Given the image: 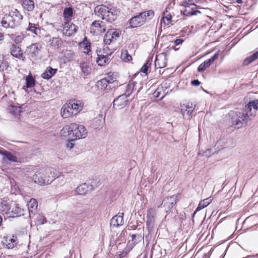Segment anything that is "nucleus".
I'll use <instances>...</instances> for the list:
<instances>
[{"label":"nucleus","mask_w":258,"mask_h":258,"mask_svg":"<svg viewBox=\"0 0 258 258\" xmlns=\"http://www.w3.org/2000/svg\"><path fill=\"white\" fill-rule=\"evenodd\" d=\"M111 52L109 55L111 54ZM109 54L107 53L106 54H98V58L97 62L100 66H103L106 63V61L108 60V55Z\"/></svg>","instance_id":"c9c22d12"},{"label":"nucleus","mask_w":258,"mask_h":258,"mask_svg":"<svg viewBox=\"0 0 258 258\" xmlns=\"http://www.w3.org/2000/svg\"><path fill=\"white\" fill-rule=\"evenodd\" d=\"M108 78H107L108 80H110L111 79H113V80L114 81V78L113 77H112L111 76H108Z\"/></svg>","instance_id":"e2e57ef3"},{"label":"nucleus","mask_w":258,"mask_h":258,"mask_svg":"<svg viewBox=\"0 0 258 258\" xmlns=\"http://www.w3.org/2000/svg\"><path fill=\"white\" fill-rule=\"evenodd\" d=\"M154 16V12L151 10L140 13L130 20V27L134 28L141 26L151 20Z\"/></svg>","instance_id":"7ed1b4c3"},{"label":"nucleus","mask_w":258,"mask_h":258,"mask_svg":"<svg viewBox=\"0 0 258 258\" xmlns=\"http://www.w3.org/2000/svg\"><path fill=\"white\" fill-rule=\"evenodd\" d=\"M118 11L113 8H108L104 19L109 22H112L116 19Z\"/></svg>","instance_id":"dca6fc26"},{"label":"nucleus","mask_w":258,"mask_h":258,"mask_svg":"<svg viewBox=\"0 0 258 258\" xmlns=\"http://www.w3.org/2000/svg\"><path fill=\"white\" fill-rule=\"evenodd\" d=\"M236 2L238 4H242L243 1L242 0H236Z\"/></svg>","instance_id":"680f3d73"},{"label":"nucleus","mask_w":258,"mask_h":258,"mask_svg":"<svg viewBox=\"0 0 258 258\" xmlns=\"http://www.w3.org/2000/svg\"><path fill=\"white\" fill-rule=\"evenodd\" d=\"M9 111L10 112L18 118L22 112L21 107L19 106L11 105L9 107Z\"/></svg>","instance_id":"c756f323"},{"label":"nucleus","mask_w":258,"mask_h":258,"mask_svg":"<svg viewBox=\"0 0 258 258\" xmlns=\"http://www.w3.org/2000/svg\"><path fill=\"white\" fill-rule=\"evenodd\" d=\"M258 58V51L255 52L251 56L246 58L243 61V64L247 66L251 62L254 61Z\"/></svg>","instance_id":"e433bc0d"},{"label":"nucleus","mask_w":258,"mask_h":258,"mask_svg":"<svg viewBox=\"0 0 258 258\" xmlns=\"http://www.w3.org/2000/svg\"><path fill=\"white\" fill-rule=\"evenodd\" d=\"M210 202H211V200L208 198L204 200L203 201L200 202L196 210V212H197L198 211H200V210L204 209V208L207 207L208 205H209L210 204Z\"/></svg>","instance_id":"a19ab883"},{"label":"nucleus","mask_w":258,"mask_h":258,"mask_svg":"<svg viewBox=\"0 0 258 258\" xmlns=\"http://www.w3.org/2000/svg\"><path fill=\"white\" fill-rule=\"evenodd\" d=\"M0 154L3 156V163H7V161H9L12 162H17L18 161V158L7 150L0 149Z\"/></svg>","instance_id":"9b49d317"},{"label":"nucleus","mask_w":258,"mask_h":258,"mask_svg":"<svg viewBox=\"0 0 258 258\" xmlns=\"http://www.w3.org/2000/svg\"><path fill=\"white\" fill-rule=\"evenodd\" d=\"M171 16L164 17H163L164 22L166 25H168L170 23V21L171 20Z\"/></svg>","instance_id":"6e6d98bb"},{"label":"nucleus","mask_w":258,"mask_h":258,"mask_svg":"<svg viewBox=\"0 0 258 258\" xmlns=\"http://www.w3.org/2000/svg\"><path fill=\"white\" fill-rule=\"evenodd\" d=\"M8 16L11 22V28H14L15 26L19 25L23 19V16L17 10H15L14 12H10Z\"/></svg>","instance_id":"6e6552de"},{"label":"nucleus","mask_w":258,"mask_h":258,"mask_svg":"<svg viewBox=\"0 0 258 258\" xmlns=\"http://www.w3.org/2000/svg\"><path fill=\"white\" fill-rule=\"evenodd\" d=\"M80 67L84 76H87L90 74L91 67L89 62L84 60L81 61Z\"/></svg>","instance_id":"aec40b11"},{"label":"nucleus","mask_w":258,"mask_h":258,"mask_svg":"<svg viewBox=\"0 0 258 258\" xmlns=\"http://www.w3.org/2000/svg\"><path fill=\"white\" fill-rule=\"evenodd\" d=\"M156 66H158L159 68H163L167 65L166 53L163 52L158 55L155 61Z\"/></svg>","instance_id":"2eb2a0df"},{"label":"nucleus","mask_w":258,"mask_h":258,"mask_svg":"<svg viewBox=\"0 0 258 258\" xmlns=\"http://www.w3.org/2000/svg\"><path fill=\"white\" fill-rule=\"evenodd\" d=\"M13 237H14L13 236ZM5 240V243L9 249L13 248L15 246H16L18 243L16 237H15V238L11 237H9V238H7Z\"/></svg>","instance_id":"473e14b6"},{"label":"nucleus","mask_w":258,"mask_h":258,"mask_svg":"<svg viewBox=\"0 0 258 258\" xmlns=\"http://www.w3.org/2000/svg\"><path fill=\"white\" fill-rule=\"evenodd\" d=\"M91 30L95 33H104L106 31L104 23L102 21H95L91 25Z\"/></svg>","instance_id":"f3484780"},{"label":"nucleus","mask_w":258,"mask_h":258,"mask_svg":"<svg viewBox=\"0 0 258 258\" xmlns=\"http://www.w3.org/2000/svg\"><path fill=\"white\" fill-rule=\"evenodd\" d=\"M199 0H184L183 3L186 5H190L192 6H195L196 5L194 3L197 2Z\"/></svg>","instance_id":"864d4df0"},{"label":"nucleus","mask_w":258,"mask_h":258,"mask_svg":"<svg viewBox=\"0 0 258 258\" xmlns=\"http://www.w3.org/2000/svg\"><path fill=\"white\" fill-rule=\"evenodd\" d=\"M27 206L29 214H30V213H35L36 211L38 206V203L35 199H31L28 203Z\"/></svg>","instance_id":"2f4dec72"},{"label":"nucleus","mask_w":258,"mask_h":258,"mask_svg":"<svg viewBox=\"0 0 258 258\" xmlns=\"http://www.w3.org/2000/svg\"><path fill=\"white\" fill-rule=\"evenodd\" d=\"M61 38L58 37H53L49 41V45L54 48H59L62 44Z\"/></svg>","instance_id":"7c9ffc66"},{"label":"nucleus","mask_w":258,"mask_h":258,"mask_svg":"<svg viewBox=\"0 0 258 258\" xmlns=\"http://www.w3.org/2000/svg\"><path fill=\"white\" fill-rule=\"evenodd\" d=\"M22 6L24 9L32 11L34 8V2L33 0H23Z\"/></svg>","instance_id":"cd10ccee"},{"label":"nucleus","mask_w":258,"mask_h":258,"mask_svg":"<svg viewBox=\"0 0 258 258\" xmlns=\"http://www.w3.org/2000/svg\"><path fill=\"white\" fill-rule=\"evenodd\" d=\"M58 172L52 168H42L37 171L33 176V179L35 183L40 185L49 184L58 177Z\"/></svg>","instance_id":"f03ea898"},{"label":"nucleus","mask_w":258,"mask_h":258,"mask_svg":"<svg viewBox=\"0 0 258 258\" xmlns=\"http://www.w3.org/2000/svg\"><path fill=\"white\" fill-rule=\"evenodd\" d=\"M26 87L32 88L35 85V80L31 76H28L26 78Z\"/></svg>","instance_id":"49530a36"},{"label":"nucleus","mask_w":258,"mask_h":258,"mask_svg":"<svg viewBox=\"0 0 258 258\" xmlns=\"http://www.w3.org/2000/svg\"><path fill=\"white\" fill-rule=\"evenodd\" d=\"M9 67L7 61H3L0 63V68L2 71L6 70Z\"/></svg>","instance_id":"3c124183"},{"label":"nucleus","mask_w":258,"mask_h":258,"mask_svg":"<svg viewBox=\"0 0 258 258\" xmlns=\"http://www.w3.org/2000/svg\"><path fill=\"white\" fill-rule=\"evenodd\" d=\"M24 38V36L23 35H18L15 38L14 40L16 43H18L21 42L23 40Z\"/></svg>","instance_id":"603ef678"},{"label":"nucleus","mask_w":258,"mask_h":258,"mask_svg":"<svg viewBox=\"0 0 258 258\" xmlns=\"http://www.w3.org/2000/svg\"><path fill=\"white\" fill-rule=\"evenodd\" d=\"M27 30L32 32L36 35H38L40 32L39 27H37L35 24L30 23L29 24V27L27 28Z\"/></svg>","instance_id":"58836bf2"},{"label":"nucleus","mask_w":258,"mask_h":258,"mask_svg":"<svg viewBox=\"0 0 258 258\" xmlns=\"http://www.w3.org/2000/svg\"><path fill=\"white\" fill-rule=\"evenodd\" d=\"M61 114L62 117L64 118L76 115L75 111L71 108V105H70L69 103L62 106Z\"/></svg>","instance_id":"a211bd4d"},{"label":"nucleus","mask_w":258,"mask_h":258,"mask_svg":"<svg viewBox=\"0 0 258 258\" xmlns=\"http://www.w3.org/2000/svg\"><path fill=\"white\" fill-rule=\"evenodd\" d=\"M78 27L70 22L64 23L62 27V33L66 36H71L76 34Z\"/></svg>","instance_id":"1a4fd4ad"},{"label":"nucleus","mask_w":258,"mask_h":258,"mask_svg":"<svg viewBox=\"0 0 258 258\" xmlns=\"http://www.w3.org/2000/svg\"><path fill=\"white\" fill-rule=\"evenodd\" d=\"M151 64L152 59H149L141 68V72L145 74L146 76L147 75L148 69L150 68Z\"/></svg>","instance_id":"37998d69"},{"label":"nucleus","mask_w":258,"mask_h":258,"mask_svg":"<svg viewBox=\"0 0 258 258\" xmlns=\"http://www.w3.org/2000/svg\"><path fill=\"white\" fill-rule=\"evenodd\" d=\"M89 189H90V187L89 186V185L87 184L86 183H84L78 186L76 188V191L78 194L84 195Z\"/></svg>","instance_id":"72a5a7b5"},{"label":"nucleus","mask_w":258,"mask_h":258,"mask_svg":"<svg viewBox=\"0 0 258 258\" xmlns=\"http://www.w3.org/2000/svg\"><path fill=\"white\" fill-rule=\"evenodd\" d=\"M10 217H17L23 215V210L17 205H14L12 208V209L10 212Z\"/></svg>","instance_id":"a878e982"},{"label":"nucleus","mask_w":258,"mask_h":258,"mask_svg":"<svg viewBox=\"0 0 258 258\" xmlns=\"http://www.w3.org/2000/svg\"><path fill=\"white\" fill-rule=\"evenodd\" d=\"M131 236L132 238V241L134 243V244L135 245L139 242L142 241L144 240V235L141 234H133L131 235Z\"/></svg>","instance_id":"4c0bfd02"},{"label":"nucleus","mask_w":258,"mask_h":258,"mask_svg":"<svg viewBox=\"0 0 258 258\" xmlns=\"http://www.w3.org/2000/svg\"><path fill=\"white\" fill-rule=\"evenodd\" d=\"M120 35V31L115 29H109L104 37V42L106 45H109L112 41H115Z\"/></svg>","instance_id":"423d86ee"},{"label":"nucleus","mask_w":258,"mask_h":258,"mask_svg":"<svg viewBox=\"0 0 258 258\" xmlns=\"http://www.w3.org/2000/svg\"><path fill=\"white\" fill-rule=\"evenodd\" d=\"M73 14V10L72 8H65L63 10V15L65 19L68 21L72 16Z\"/></svg>","instance_id":"ea45409f"},{"label":"nucleus","mask_w":258,"mask_h":258,"mask_svg":"<svg viewBox=\"0 0 258 258\" xmlns=\"http://www.w3.org/2000/svg\"><path fill=\"white\" fill-rule=\"evenodd\" d=\"M200 83L201 82L198 80H194L191 82V84L195 86L199 85Z\"/></svg>","instance_id":"4d7b16f0"},{"label":"nucleus","mask_w":258,"mask_h":258,"mask_svg":"<svg viewBox=\"0 0 258 258\" xmlns=\"http://www.w3.org/2000/svg\"><path fill=\"white\" fill-rule=\"evenodd\" d=\"M183 40L182 39H176L173 42H174V44H175L176 45H178L181 44L183 42Z\"/></svg>","instance_id":"13d9d810"},{"label":"nucleus","mask_w":258,"mask_h":258,"mask_svg":"<svg viewBox=\"0 0 258 258\" xmlns=\"http://www.w3.org/2000/svg\"><path fill=\"white\" fill-rule=\"evenodd\" d=\"M69 142L67 144V147L69 148L70 149H72L73 148L74 146V144L72 143L71 141H69Z\"/></svg>","instance_id":"bf43d9fd"},{"label":"nucleus","mask_w":258,"mask_h":258,"mask_svg":"<svg viewBox=\"0 0 258 258\" xmlns=\"http://www.w3.org/2000/svg\"><path fill=\"white\" fill-rule=\"evenodd\" d=\"M56 72V69H53L52 68L49 67H47L45 72L42 74L41 77L43 79L48 80L54 76Z\"/></svg>","instance_id":"5701e85b"},{"label":"nucleus","mask_w":258,"mask_h":258,"mask_svg":"<svg viewBox=\"0 0 258 258\" xmlns=\"http://www.w3.org/2000/svg\"><path fill=\"white\" fill-rule=\"evenodd\" d=\"M127 97L126 94H123L114 99L113 107L115 109H120L124 107L128 103Z\"/></svg>","instance_id":"9d476101"},{"label":"nucleus","mask_w":258,"mask_h":258,"mask_svg":"<svg viewBox=\"0 0 258 258\" xmlns=\"http://www.w3.org/2000/svg\"><path fill=\"white\" fill-rule=\"evenodd\" d=\"M103 120H102L101 119L98 118H94L93 119V123L95 124L94 125V126L96 127H98L99 126H101L104 122V118H103Z\"/></svg>","instance_id":"8fccbe9b"},{"label":"nucleus","mask_w":258,"mask_h":258,"mask_svg":"<svg viewBox=\"0 0 258 258\" xmlns=\"http://www.w3.org/2000/svg\"><path fill=\"white\" fill-rule=\"evenodd\" d=\"M135 84L136 82H130L128 84V85L126 86V91L125 94H126L127 97L129 96L132 93Z\"/></svg>","instance_id":"a18cd8bd"},{"label":"nucleus","mask_w":258,"mask_h":258,"mask_svg":"<svg viewBox=\"0 0 258 258\" xmlns=\"http://www.w3.org/2000/svg\"><path fill=\"white\" fill-rule=\"evenodd\" d=\"M153 95L155 98H158L159 100L162 99L165 95L163 87L162 86H159L154 91Z\"/></svg>","instance_id":"c85d7f7f"},{"label":"nucleus","mask_w":258,"mask_h":258,"mask_svg":"<svg viewBox=\"0 0 258 258\" xmlns=\"http://www.w3.org/2000/svg\"><path fill=\"white\" fill-rule=\"evenodd\" d=\"M41 217L43 219V222H42V224L45 223L46 221V218L44 216H41Z\"/></svg>","instance_id":"052dcab7"},{"label":"nucleus","mask_w":258,"mask_h":258,"mask_svg":"<svg viewBox=\"0 0 258 258\" xmlns=\"http://www.w3.org/2000/svg\"><path fill=\"white\" fill-rule=\"evenodd\" d=\"M178 196L177 195H174L172 196L167 197L165 198L162 203L158 206V208H164V211L167 213L171 209L177 202V199Z\"/></svg>","instance_id":"39448f33"},{"label":"nucleus","mask_w":258,"mask_h":258,"mask_svg":"<svg viewBox=\"0 0 258 258\" xmlns=\"http://www.w3.org/2000/svg\"><path fill=\"white\" fill-rule=\"evenodd\" d=\"M11 53L13 56L18 58H21L23 56L21 48L15 44L12 45L11 48Z\"/></svg>","instance_id":"393cba45"},{"label":"nucleus","mask_w":258,"mask_h":258,"mask_svg":"<svg viewBox=\"0 0 258 258\" xmlns=\"http://www.w3.org/2000/svg\"><path fill=\"white\" fill-rule=\"evenodd\" d=\"M195 105L194 106H192V104H191L190 105L189 104L187 105H183L181 106V112L182 113V115L184 117H187L188 118H189L190 115H191L192 112L194 109V107H195Z\"/></svg>","instance_id":"4be33fe9"},{"label":"nucleus","mask_w":258,"mask_h":258,"mask_svg":"<svg viewBox=\"0 0 258 258\" xmlns=\"http://www.w3.org/2000/svg\"><path fill=\"white\" fill-rule=\"evenodd\" d=\"M80 45L84 48V52L85 53L88 54L90 51V42L87 40L86 37L84 38L82 42L80 43Z\"/></svg>","instance_id":"f704fd0d"},{"label":"nucleus","mask_w":258,"mask_h":258,"mask_svg":"<svg viewBox=\"0 0 258 258\" xmlns=\"http://www.w3.org/2000/svg\"><path fill=\"white\" fill-rule=\"evenodd\" d=\"M1 23L2 26L6 28H11V22L7 15L3 18Z\"/></svg>","instance_id":"c03bdc74"},{"label":"nucleus","mask_w":258,"mask_h":258,"mask_svg":"<svg viewBox=\"0 0 258 258\" xmlns=\"http://www.w3.org/2000/svg\"><path fill=\"white\" fill-rule=\"evenodd\" d=\"M212 62L209 59L205 60L199 66L198 70L200 72H203L209 68Z\"/></svg>","instance_id":"79ce46f5"},{"label":"nucleus","mask_w":258,"mask_h":258,"mask_svg":"<svg viewBox=\"0 0 258 258\" xmlns=\"http://www.w3.org/2000/svg\"><path fill=\"white\" fill-rule=\"evenodd\" d=\"M108 8V7L104 5H97L94 9V13L95 15L104 20Z\"/></svg>","instance_id":"ddd939ff"},{"label":"nucleus","mask_w":258,"mask_h":258,"mask_svg":"<svg viewBox=\"0 0 258 258\" xmlns=\"http://www.w3.org/2000/svg\"><path fill=\"white\" fill-rule=\"evenodd\" d=\"M219 50L216 52L211 58L209 59V60L213 63L216 59H217L219 57Z\"/></svg>","instance_id":"5fc2aeb1"},{"label":"nucleus","mask_w":258,"mask_h":258,"mask_svg":"<svg viewBox=\"0 0 258 258\" xmlns=\"http://www.w3.org/2000/svg\"><path fill=\"white\" fill-rule=\"evenodd\" d=\"M113 82V79L108 80L107 78H105L97 82V86L100 88L101 89H105L107 87L108 84Z\"/></svg>","instance_id":"bb28decb"},{"label":"nucleus","mask_w":258,"mask_h":258,"mask_svg":"<svg viewBox=\"0 0 258 258\" xmlns=\"http://www.w3.org/2000/svg\"><path fill=\"white\" fill-rule=\"evenodd\" d=\"M72 135H71L72 141L85 138L88 133L84 126L75 123H72Z\"/></svg>","instance_id":"20e7f679"},{"label":"nucleus","mask_w":258,"mask_h":258,"mask_svg":"<svg viewBox=\"0 0 258 258\" xmlns=\"http://www.w3.org/2000/svg\"><path fill=\"white\" fill-rule=\"evenodd\" d=\"M156 213L157 211L155 209L151 208L148 210L146 223L149 227L152 228L153 227Z\"/></svg>","instance_id":"f8f14e48"},{"label":"nucleus","mask_w":258,"mask_h":258,"mask_svg":"<svg viewBox=\"0 0 258 258\" xmlns=\"http://www.w3.org/2000/svg\"><path fill=\"white\" fill-rule=\"evenodd\" d=\"M123 213H118L116 215L113 217L110 220V225L113 227H117L123 225Z\"/></svg>","instance_id":"4468645a"},{"label":"nucleus","mask_w":258,"mask_h":258,"mask_svg":"<svg viewBox=\"0 0 258 258\" xmlns=\"http://www.w3.org/2000/svg\"><path fill=\"white\" fill-rule=\"evenodd\" d=\"M3 37V36L2 35V34L0 33V40H2V37Z\"/></svg>","instance_id":"69168bd1"},{"label":"nucleus","mask_w":258,"mask_h":258,"mask_svg":"<svg viewBox=\"0 0 258 258\" xmlns=\"http://www.w3.org/2000/svg\"><path fill=\"white\" fill-rule=\"evenodd\" d=\"M10 205L5 203H2L0 205V210L6 214H10Z\"/></svg>","instance_id":"09e8293b"},{"label":"nucleus","mask_w":258,"mask_h":258,"mask_svg":"<svg viewBox=\"0 0 258 258\" xmlns=\"http://www.w3.org/2000/svg\"><path fill=\"white\" fill-rule=\"evenodd\" d=\"M69 104L71 105V108L75 111L76 115L82 109V105L80 101H71Z\"/></svg>","instance_id":"b1692460"},{"label":"nucleus","mask_w":258,"mask_h":258,"mask_svg":"<svg viewBox=\"0 0 258 258\" xmlns=\"http://www.w3.org/2000/svg\"><path fill=\"white\" fill-rule=\"evenodd\" d=\"M72 132V123L70 125L64 126L60 131V135L61 137L67 138L68 141H71V135Z\"/></svg>","instance_id":"6ab92c4d"},{"label":"nucleus","mask_w":258,"mask_h":258,"mask_svg":"<svg viewBox=\"0 0 258 258\" xmlns=\"http://www.w3.org/2000/svg\"><path fill=\"white\" fill-rule=\"evenodd\" d=\"M121 58L124 61H128L132 60V57L130 55L126 50L122 51L120 56Z\"/></svg>","instance_id":"de8ad7c7"},{"label":"nucleus","mask_w":258,"mask_h":258,"mask_svg":"<svg viewBox=\"0 0 258 258\" xmlns=\"http://www.w3.org/2000/svg\"><path fill=\"white\" fill-rule=\"evenodd\" d=\"M184 8L183 10H181V12L183 13V14L186 16H190L194 15H196L197 13H199L198 11H195V7L192 6L190 5H186L184 4Z\"/></svg>","instance_id":"412c9836"},{"label":"nucleus","mask_w":258,"mask_h":258,"mask_svg":"<svg viewBox=\"0 0 258 258\" xmlns=\"http://www.w3.org/2000/svg\"><path fill=\"white\" fill-rule=\"evenodd\" d=\"M2 218L1 217V216H0V226L2 224Z\"/></svg>","instance_id":"0e129e2a"},{"label":"nucleus","mask_w":258,"mask_h":258,"mask_svg":"<svg viewBox=\"0 0 258 258\" xmlns=\"http://www.w3.org/2000/svg\"><path fill=\"white\" fill-rule=\"evenodd\" d=\"M258 110V100L249 101L245 105L244 110L242 112H237L231 111L229 116L231 117L232 125L237 128H241L243 124H247L255 116Z\"/></svg>","instance_id":"f257e3e1"},{"label":"nucleus","mask_w":258,"mask_h":258,"mask_svg":"<svg viewBox=\"0 0 258 258\" xmlns=\"http://www.w3.org/2000/svg\"><path fill=\"white\" fill-rule=\"evenodd\" d=\"M41 48L42 45L40 43H33L27 47L26 52L29 57L34 58L38 56Z\"/></svg>","instance_id":"0eeeda50"}]
</instances>
